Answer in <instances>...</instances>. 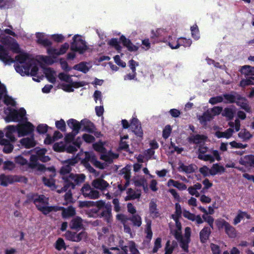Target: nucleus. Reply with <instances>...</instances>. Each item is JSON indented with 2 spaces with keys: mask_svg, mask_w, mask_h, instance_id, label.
Here are the masks:
<instances>
[{
  "mask_svg": "<svg viewBox=\"0 0 254 254\" xmlns=\"http://www.w3.org/2000/svg\"><path fill=\"white\" fill-rule=\"evenodd\" d=\"M92 212L96 215V216L100 218H103L104 220L107 223H110L112 220V206L108 205L106 208L102 209H96L93 208L92 209Z\"/></svg>",
  "mask_w": 254,
  "mask_h": 254,
  "instance_id": "nucleus-6",
  "label": "nucleus"
},
{
  "mask_svg": "<svg viewBox=\"0 0 254 254\" xmlns=\"http://www.w3.org/2000/svg\"><path fill=\"white\" fill-rule=\"evenodd\" d=\"M233 133V129L229 128L227 129V130L224 132L220 131H216L215 136L219 138H225L226 139H229L232 136Z\"/></svg>",
  "mask_w": 254,
  "mask_h": 254,
  "instance_id": "nucleus-36",
  "label": "nucleus"
},
{
  "mask_svg": "<svg viewBox=\"0 0 254 254\" xmlns=\"http://www.w3.org/2000/svg\"><path fill=\"white\" fill-rule=\"evenodd\" d=\"M45 35L43 33H36V38H37V43L42 45L44 47H50L52 46V42L49 39L44 38Z\"/></svg>",
  "mask_w": 254,
  "mask_h": 254,
  "instance_id": "nucleus-23",
  "label": "nucleus"
},
{
  "mask_svg": "<svg viewBox=\"0 0 254 254\" xmlns=\"http://www.w3.org/2000/svg\"><path fill=\"white\" fill-rule=\"evenodd\" d=\"M87 64L85 62H81L78 64L73 65V69L78 70L82 73H86L89 70V68L86 65Z\"/></svg>",
  "mask_w": 254,
  "mask_h": 254,
  "instance_id": "nucleus-39",
  "label": "nucleus"
},
{
  "mask_svg": "<svg viewBox=\"0 0 254 254\" xmlns=\"http://www.w3.org/2000/svg\"><path fill=\"white\" fill-rule=\"evenodd\" d=\"M239 162V164L245 166L254 167V155H246L240 158Z\"/></svg>",
  "mask_w": 254,
  "mask_h": 254,
  "instance_id": "nucleus-26",
  "label": "nucleus"
},
{
  "mask_svg": "<svg viewBox=\"0 0 254 254\" xmlns=\"http://www.w3.org/2000/svg\"><path fill=\"white\" fill-rule=\"evenodd\" d=\"M161 248V239L160 237H158L155 240L154 246H153V250H152L151 253L153 254H156L158 250Z\"/></svg>",
  "mask_w": 254,
  "mask_h": 254,
  "instance_id": "nucleus-52",
  "label": "nucleus"
},
{
  "mask_svg": "<svg viewBox=\"0 0 254 254\" xmlns=\"http://www.w3.org/2000/svg\"><path fill=\"white\" fill-rule=\"evenodd\" d=\"M17 176L6 175L2 174L0 175V185L3 187H7L9 184H11L14 182H18Z\"/></svg>",
  "mask_w": 254,
  "mask_h": 254,
  "instance_id": "nucleus-16",
  "label": "nucleus"
},
{
  "mask_svg": "<svg viewBox=\"0 0 254 254\" xmlns=\"http://www.w3.org/2000/svg\"><path fill=\"white\" fill-rule=\"evenodd\" d=\"M58 77H59V79L61 80V81H63L64 82H71L72 81V78H71L70 76L68 74H66L64 72H60L59 74V75H58Z\"/></svg>",
  "mask_w": 254,
  "mask_h": 254,
  "instance_id": "nucleus-59",
  "label": "nucleus"
},
{
  "mask_svg": "<svg viewBox=\"0 0 254 254\" xmlns=\"http://www.w3.org/2000/svg\"><path fill=\"white\" fill-rule=\"evenodd\" d=\"M230 145L231 146L232 148H238V149H245L248 147V145L243 144L241 143H238L235 141H233L230 142Z\"/></svg>",
  "mask_w": 254,
  "mask_h": 254,
  "instance_id": "nucleus-64",
  "label": "nucleus"
},
{
  "mask_svg": "<svg viewBox=\"0 0 254 254\" xmlns=\"http://www.w3.org/2000/svg\"><path fill=\"white\" fill-rule=\"evenodd\" d=\"M59 211H62V217L64 219L73 217L75 215V209L72 206L67 207L59 206Z\"/></svg>",
  "mask_w": 254,
  "mask_h": 254,
  "instance_id": "nucleus-14",
  "label": "nucleus"
},
{
  "mask_svg": "<svg viewBox=\"0 0 254 254\" xmlns=\"http://www.w3.org/2000/svg\"><path fill=\"white\" fill-rule=\"evenodd\" d=\"M81 127H82V130L86 131L89 133H93L95 127L94 124L89 120L84 119L80 121Z\"/></svg>",
  "mask_w": 254,
  "mask_h": 254,
  "instance_id": "nucleus-18",
  "label": "nucleus"
},
{
  "mask_svg": "<svg viewBox=\"0 0 254 254\" xmlns=\"http://www.w3.org/2000/svg\"><path fill=\"white\" fill-rule=\"evenodd\" d=\"M209 170V174L211 176H215L216 174H221L225 172L224 167L219 165L218 163L213 164L212 167Z\"/></svg>",
  "mask_w": 254,
  "mask_h": 254,
  "instance_id": "nucleus-32",
  "label": "nucleus"
},
{
  "mask_svg": "<svg viewBox=\"0 0 254 254\" xmlns=\"http://www.w3.org/2000/svg\"><path fill=\"white\" fill-rule=\"evenodd\" d=\"M207 136L203 134H196L188 137V141L190 144L198 145L201 142H204L207 140Z\"/></svg>",
  "mask_w": 254,
  "mask_h": 254,
  "instance_id": "nucleus-20",
  "label": "nucleus"
},
{
  "mask_svg": "<svg viewBox=\"0 0 254 254\" xmlns=\"http://www.w3.org/2000/svg\"><path fill=\"white\" fill-rule=\"evenodd\" d=\"M56 127L61 131L64 132L66 131V124L63 119L56 122Z\"/></svg>",
  "mask_w": 254,
  "mask_h": 254,
  "instance_id": "nucleus-55",
  "label": "nucleus"
},
{
  "mask_svg": "<svg viewBox=\"0 0 254 254\" xmlns=\"http://www.w3.org/2000/svg\"><path fill=\"white\" fill-rule=\"evenodd\" d=\"M69 226L71 230L78 231L82 228V219L79 216H76L70 221Z\"/></svg>",
  "mask_w": 254,
  "mask_h": 254,
  "instance_id": "nucleus-24",
  "label": "nucleus"
},
{
  "mask_svg": "<svg viewBox=\"0 0 254 254\" xmlns=\"http://www.w3.org/2000/svg\"><path fill=\"white\" fill-rule=\"evenodd\" d=\"M239 72L246 77L253 76H254V67L251 65H244L239 69Z\"/></svg>",
  "mask_w": 254,
  "mask_h": 254,
  "instance_id": "nucleus-29",
  "label": "nucleus"
},
{
  "mask_svg": "<svg viewBox=\"0 0 254 254\" xmlns=\"http://www.w3.org/2000/svg\"><path fill=\"white\" fill-rule=\"evenodd\" d=\"M107 205H111L110 203H106L103 200H99L96 202L93 201V206L97 207L96 209H106Z\"/></svg>",
  "mask_w": 254,
  "mask_h": 254,
  "instance_id": "nucleus-49",
  "label": "nucleus"
},
{
  "mask_svg": "<svg viewBox=\"0 0 254 254\" xmlns=\"http://www.w3.org/2000/svg\"><path fill=\"white\" fill-rule=\"evenodd\" d=\"M92 186L94 188L104 191L110 186L108 183L102 178H98L92 181Z\"/></svg>",
  "mask_w": 254,
  "mask_h": 254,
  "instance_id": "nucleus-19",
  "label": "nucleus"
},
{
  "mask_svg": "<svg viewBox=\"0 0 254 254\" xmlns=\"http://www.w3.org/2000/svg\"><path fill=\"white\" fill-rule=\"evenodd\" d=\"M211 233L210 228L205 226L203 229H201L199 232V240L202 244H204L207 242L208 240L210 235Z\"/></svg>",
  "mask_w": 254,
  "mask_h": 254,
  "instance_id": "nucleus-25",
  "label": "nucleus"
},
{
  "mask_svg": "<svg viewBox=\"0 0 254 254\" xmlns=\"http://www.w3.org/2000/svg\"><path fill=\"white\" fill-rule=\"evenodd\" d=\"M33 130H34V126L29 122H25V123H22L18 125V136H24L26 135H33Z\"/></svg>",
  "mask_w": 254,
  "mask_h": 254,
  "instance_id": "nucleus-8",
  "label": "nucleus"
},
{
  "mask_svg": "<svg viewBox=\"0 0 254 254\" xmlns=\"http://www.w3.org/2000/svg\"><path fill=\"white\" fill-rule=\"evenodd\" d=\"M180 243V247L186 253L189 252V244L190 242V238H185V240H178Z\"/></svg>",
  "mask_w": 254,
  "mask_h": 254,
  "instance_id": "nucleus-48",
  "label": "nucleus"
},
{
  "mask_svg": "<svg viewBox=\"0 0 254 254\" xmlns=\"http://www.w3.org/2000/svg\"><path fill=\"white\" fill-rule=\"evenodd\" d=\"M25 115L26 110L23 108H21L18 110L11 109L7 117H6V121L7 122H18L22 120Z\"/></svg>",
  "mask_w": 254,
  "mask_h": 254,
  "instance_id": "nucleus-7",
  "label": "nucleus"
},
{
  "mask_svg": "<svg viewBox=\"0 0 254 254\" xmlns=\"http://www.w3.org/2000/svg\"><path fill=\"white\" fill-rule=\"evenodd\" d=\"M182 214V210H181V206L179 203H175V214H172L171 218H180Z\"/></svg>",
  "mask_w": 254,
  "mask_h": 254,
  "instance_id": "nucleus-57",
  "label": "nucleus"
},
{
  "mask_svg": "<svg viewBox=\"0 0 254 254\" xmlns=\"http://www.w3.org/2000/svg\"><path fill=\"white\" fill-rule=\"evenodd\" d=\"M67 126H68L75 133H78L79 132L80 129H81L80 122H78L76 120L70 119L67 121Z\"/></svg>",
  "mask_w": 254,
  "mask_h": 254,
  "instance_id": "nucleus-27",
  "label": "nucleus"
},
{
  "mask_svg": "<svg viewBox=\"0 0 254 254\" xmlns=\"http://www.w3.org/2000/svg\"><path fill=\"white\" fill-rule=\"evenodd\" d=\"M49 127L46 124H40L37 127V131L39 134H45L47 132Z\"/></svg>",
  "mask_w": 254,
  "mask_h": 254,
  "instance_id": "nucleus-56",
  "label": "nucleus"
},
{
  "mask_svg": "<svg viewBox=\"0 0 254 254\" xmlns=\"http://www.w3.org/2000/svg\"><path fill=\"white\" fill-rule=\"evenodd\" d=\"M20 143L26 149H30L36 146V142L34 141L33 135L31 137L23 138L20 140Z\"/></svg>",
  "mask_w": 254,
  "mask_h": 254,
  "instance_id": "nucleus-28",
  "label": "nucleus"
},
{
  "mask_svg": "<svg viewBox=\"0 0 254 254\" xmlns=\"http://www.w3.org/2000/svg\"><path fill=\"white\" fill-rule=\"evenodd\" d=\"M198 158L204 161H209L210 163L214 162V158L210 154H198Z\"/></svg>",
  "mask_w": 254,
  "mask_h": 254,
  "instance_id": "nucleus-50",
  "label": "nucleus"
},
{
  "mask_svg": "<svg viewBox=\"0 0 254 254\" xmlns=\"http://www.w3.org/2000/svg\"><path fill=\"white\" fill-rule=\"evenodd\" d=\"M128 249H129L130 254H139V251H138L137 249L136 248V244L133 241H130Z\"/></svg>",
  "mask_w": 254,
  "mask_h": 254,
  "instance_id": "nucleus-63",
  "label": "nucleus"
},
{
  "mask_svg": "<svg viewBox=\"0 0 254 254\" xmlns=\"http://www.w3.org/2000/svg\"><path fill=\"white\" fill-rule=\"evenodd\" d=\"M88 50V46L84 40L81 39L79 35H75L73 37V42L70 44V50L83 54Z\"/></svg>",
  "mask_w": 254,
  "mask_h": 254,
  "instance_id": "nucleus-4",
  "label": "nucleus"
},
{
  "mask_svg": "<svg viewBox=\"0 0 254 254\" xmlns=\"http://www.w3.org/2000/svg\"><path fill=\"white\" fill-rule=\"evenodd\" d=\"M223 99L222 96H217L216 97H212L210 98L208 102L212 105H215L218 103H221L223 102Z\"/></svg>",
  "mask_w": 254,
  "mask_h": 254,
  "instance_id": "nucleus-58",
  "label": "nucleus"
},
{
  "mask_svg": "<svg viewBox=\"0 0 254 254\" xmlns=\"http://www.w3.org/2000/svg\"><path fill=\"white\" fill-rule=\"evenodd\" d=\"M223 99L225 100L224 103L227 104H234L237 101L244 100L246 98L242 97L241 95L235 91H231L229 93H225L222 95Z\"/></svg>",
  "mask_w": 254,
  "mask_h": 254,
  "instance_id": "nucleus-12",
  "label": "nucleus"
},
{
  "mask_svg": "<svg viewBox=\"0 0 254 254\" xmlns=\"http://www.w3.org/2000/svg\"><path fill=\"white\" fill-rule=\"evenodd\" d=\"M18 54H19L15 56L14 60L8 55V51L4 46L0 45V61L5 65H10L15 62L20 64H24L26 61L30 59V56L27 53L20 52Z\"/></svg>",
  "mask_w": 254,
  "mask_h": 254,
  "instance_id": "nucleus-2",
  "label": "nucleus"
},
{
  "mask_svg": "<svg viewBox=\"0 0 254 254\" xmlns=\"http://www.w3.org/2000/svg\"><path fill=\"white\" fill-rule=\"evenodd\" d=\"M222 226H224V229H225V233L230 238H235L236 236L235 234V229L232 226L230 225L228 222L224 221L222 223Z\"/></svg>",
  "mask_w": 254,
  "mask_h": 254,
  "instance_id": "nucleus-33",
  "label": "nucleus"
},
{
  "mask_svg": "<svg viewBox=\"0 0 254 254\" xmlns=\"http://www.w3.org/2000/svg\"><path fill=\"white\" fill-rule=\"evenodd\" d=\"M0 42L4 46H8L11 51L14 53H20V47L15 40L9 36H6L1 38Z\"/></svg>",
  "mask_w": 254,
  "mask_h": 254,
  "instance_id": "nucleus-10",
  "label": "nucleus"
},
{
  "mask_svg": "<svg viewBox=\"0 0 254 254\" xmlns=\"http://www.w3.org/2000/svg\"><path fill=\"white\" fill-rule=\"evenodd\" d=\"M183 216L192 222L195 221V223H196L197 225H200L203 223V220L201 219V217L199 215H195L190 213L188 210H184V212H183Z\"/></svg>",
  "mask_w": 254,
  "mask_h": 254,
  "instance_id": "nucleus-21",
  "label": "nucleus"
},
{
  "mask_svg": "<svg viewBox=\"0 0 254 254\" xmlns=\"http://www.w3.org/2000/svg\"><path fill=\"white\" fill-rule=\"evenodd\" d=\"M3 103L6 106L10 105L11 106H15V101L10 96L7 95H4L3 97Z\"/></svg>",
  "mask_w": 254,
  "mask_h": 254,
  "instance_id": "nucleus-54",
  "label": "nucleus"
},
{
  "mask_svg": "<svg viewBox=\"0 0 254 254\" xmlns=\"http://www.w3.org/2000/svg\"><path fill=\"white\" fill-rule=\"evenodd\" d=\"M152 224V222L150 220L147 221V224H146L145 229H144V233L146 234V239L147 240L144 241V242H147V244H148L150 242L151 240L152 239V229H151V225Z\"/></svg>",
  "mask_w": 254,
  "mask_h": 254,
  "instance_id": "nucleus-37",
  "label": "nucleus"
},
{
  "mask_svg": "<svg viewBox=\"0 0 254 254\" xmlns=\"http://www.w3.org/2000/svg\"><path fill=\"white\" fill-rule=\"evenodd\" d=\"M127 195L125 197V201L138 199L140 197V194L136 193L131 188L127 190Z\"/></svg>",
  "mask_w": 254,
  "mask_h": 254,
  "instance_id": "nucleus-40",
  "label": "nucleus"
},
{
  "mask_svg": "<svg viewBox=\"0 0 254 254\" xmlns=\"http://www.w3.org/2000/svg\"><path fill=\"white\" fill-rule=\"evenodd\" d=\"M191 41L190 39H186V38L180 37L178 39L176 42H175V46H173L171 45V43L169 42V46L172 49H177L181 46H183L184 47H189L191 46Z\"/></svg>",
  "mask_w": 254,
  "mask_h": 254,
  "instance_id": "nucleus-17",
  "label": "nucleus"
},
{
  "mask_svg": "<svg viewBox=\"0 0 254 254\" xmlns=\"http://www.w3.org/2000/svg\"><path fill=\"white\" fill-rule=\"evenodd\" d=\"M94 150L98 153H104L106 152V148L104 146V143L99 141L92 145Z\"/></svg>",
  "mask_w": 254,
  "mask_h": 254,
  "instance_id": "nucleus-46",
  "label": "nucleus"
},
{
  "mask_svg": "<svg viewBox=\"0 0 254 254\" xmlns=\"http://www.w3.org/2000/svg\"><path fill=\"white\" fill-rule=\"evenodd\" d=\"M78 163V159L76 157L68 159L63 161V166L61 168L60 174L63 176H64L69 173L72 170V166H75Z\"/></svg>",
  "mask_w": 254,
  "mask_h": 254,
  "instance_id": "nucleus-11",
  "label": "nucleus"
},
{
  "mask_svg": "<svg viewBox=\"0 0 254 254\" xmlns=\"http://www.w3.org/2000/svg\"><path fill=\"white\" fill-rule=\"evenodd\" d=\"M85 176L84 174H74L71 173L68 176H64V187L62 188V191L66 192L71 188L74 189L76 185H80L85 181Z\"/></svg>",
  "mask_w": 254,
  "mask_h": 254,
  "instance_id": "nucleus-3",
  "label": "nucleus"
},
{
  "mask_svg": "<svg viewBox=\"0 0 254 254\" xmlns=\"http://www.w3.org/2000/svg\"><path fill=\"white\" fill-rule=\"evenodd\" d=\"M171 133V126L168 125L164 127L163 130V137L164 139H167L169 137Z\"/></svg>",
  "mask_w": 254,
  "mask_h": 254,
  "instance_id": "nucleus-62",
  "label": "nucleus"
},
{
  "mask_svg": "<svg viewBox=\"0 0 254 254\" xmlns=\"http://www.w3.org/2000/svg\"><path fill=\"white\" fill-rule=\"evenodd\" d=\"M238 136L242 139L243 141H247L252 137V134L246 129H242L238 133Z\"/></svg>",
  "mask_w": 254,
  "mask_h": 254,
  "instance_id": "nucleus-44",
  "label": "nucleus"
},
{
  "mask_svg": "<svg viewBox=\"0 0 254 254\" xmlns=\"http://www.w3.org/2000/svg\"><path fill=\"white\" fill-rule=\"evenodd\" d=\"M45 76L47 77V80H48L49 82L54 84L56 81V78H55V71H54L52 68L48 67L45 69Z\"/></svg>",
  "mask_w": 254,
  "mask_h": 254,
  "instance_id": "nucleus-38",
  "label": "nucleus"
},
{
  "mask_svg": "<svg viewBox=\"0 0 254 254\" xmlns=\"http://www.w3.org/2000/svg\"><path fill=\"white\" fill-rule=\"evenodd\" d=\"M80 191L82 196L91 199H96L100 197L99 191L91 188L88 184L83 185Z\"/></svg>",
  "mask_w": 254,
  "mask_h": 254,
  "instance_id": "nucleus-9",
  "label": "nucleus"
},
{
  "mask_svg": "<svg viewBox=\"0 0 254 254\" xmlns=\"http://www.w3.org/2000/svg\"><path fill=\"white\" fill-rule=\"evenodd\" d=\"M108 45L114 47L119 53L122 51V47L116 38H112L108 42Z\"/></svg>",
  "mask_w": 254,
  "mask_h": 254,
  "instance_id": "nucleus-47",
  "label": "nucleus"
},
{
  "mask_svg": "<svg viewBox=\"0 0 254 254\" xmlns=\"http://www.w3.org/2000/svg\"><path fill=\"white\" fill-rule=\"evenodd\" d=\"M14 67H15V71H16V72L20 74V75L21 76H28L29 71H30V69L31 68V64H30V63H26L24 65L15 64Z\"/></svg>",
  "mask_w": 254,
  "mask_h": 254,
  "instance_id": "nucleus-22",
  "label": "nucleus"
},
{
  "mask_svg": "<svg viewBox=\"0 0 254 254\" xmlns=\"http://www.w3.org/2000/svg\"><path fill=\"white\" fill-rule=\"evenodd\" d=\"M191 35L192 38L195 40H198L199 39V30L196 24H194L191 26Z\"/></svg>",
  "mask_w": 254,
  "mask_h": 254,
  "instance_id": "nucleus-51",
  "label": "nucleus"
},
{
  "mask_svg": "<svg viewBox=\"0 0 254 254\" xmlns=\"http://www.w3.org/2000/svg\"><path fill=\"white\" fill-rule=\"evenodd\" d=\"M56 249L58 251L66 249V246H65L63 239L61 238H58L56 242Z\"/></svg>",
  "mask_w": 254,
  "mask_h": 254,
  "instance_id": "nucleus-53",
  "label": "nucleus"
},
{
  "mask_svg": "<svg viewBox=\"0 0 254 254\" xmlns=\"http://www.w3.org/2000/svg\"><path fill=\"white\" fill-rule=\"evenodd\" d=\"M215 116L211 114L210 112L208 110L203 114L201 116L198 117V121L200 122L201 124L205 125L207 122H209L211 120H213V117Z\"/></svg>",
  "mask_w": 254,
  "mask_h": 254,
  "instance_id": "nucleus-35",
  "label": "nucleus"
},
{
  "mask_svg": "<svg viewBox=\"0 0 254 254\" xmlns=\"http://www.w3.org/2000/svg\"><path fill=\"white\" fill-rule=\"evenodd\" d=\"M122 126L123 129H127L128 127H131V131L134 132L136 136L142 138V130L141 128L140 122L136 118H132L130 124L127 120H122Z\"/></svg>",
  "mask_w": 254,
  "mask_h": 254,
  "instance_id": "nucleus-5",
  "label": "nucleus"
},
{
  "mask_svg": "<svg viewBox=\"0 0 254 254\" xmlns=\"http://www.w3.org/2000/svg\"><path fill=\"white\" fill-rule=\"evenodd\" d=\"M164 32L161 29H157L155 31H152L150 39L153 43L159 42H164L165 38L164 37L163 34Z\"/></svg>",
  "mask_w": 254,
  "mask_h": 254,
  "instance_id": "nucleus-15",
  "label": "nucleus"
},
{
  "mask_svg": "<svg viewBox=\"0 0 254 254\" xmlns=\"http://www.w3.org/2000/svg\"><path fill=\"white\" fill-rule=\"evenodd\" d=\"M235 115V111L232 108L228 107L225 108L224 111L222 112V116L227 118L228 121H231L233 119L234 116Z\"/></svg>",
  "mask_w": 254,
  "mask_h": 254,
  "instance_id": "nucleus-45",
  "label": "nucleus"
},
{
  "mask_svg": "<svg viewBox=\"0 0 254 254\" xmlns=\"http://www.w3.org/2000/svg\"><path fill=\"white\" fill-rule=\"evenodd\" d=\"M179 171H183L186 174L193 173L197 169L195 165L191 164L188 166H186L184 164L182 163L179 166Z\"/></svg>",
  "mask_w": 254,
  "mask_h": 254,
  "instance_id": "nucleus-34",
  "label": "nucleus"
},
{
  "mask_svg": "<svg viewBox=\"0 0 254 254\" xmlns=\"http://www.w3.org/2000/svg\"><path fill=\"white\" fill-rule=\"evenodd\" d=\"M14 168V164L11 161H5L3 162V170L12 171Z\"/></svg>",
  "mask_w": 254,
  "mask_h": 254,
  "instance_id": "nucleus-60",
  "label": "nucleus"
},
{
  "mask_svg": "<svg viewBox=\"0 0 254 254\" xmlns=\"http://www.w3.org/2000/svg\"><path fill=\"white\" fill-rule=\"evenodd\" d=\"M89 161H90V162H95L99 161L97 160L95 155L93 153L85 152V158L82 160V163L84 165L85 167L89 169V171H94V169L91 166L89 163H88Z\"/></svg>",
  "mask_w": 254,
  "mask_h": 254,
  "instance_id": "nucleus-13",
  "label": "nucleus"
},
{
  "mask_svg": "<svg viewBox=\"0 0 254 254\" xmlns=\"http://www.w3.org/2000/svg\"><path fill=\"white\" fill-rule=\"evenodd\" d=\"M244 218H246L247 219H251V215L246 212V211H242L241 210H239V211H238L237 215H236V217L233 219V224H234V225H236Z\"/></svg>",
  "mask_w": 254,
  "mask_h": 254,
  "instance_id": "nucleus-30",
  "label": "nucleus"
},
{
  "mask_svg": "<svg viewBox=\"0 0 254 254\" xmlns=\"http://www.w3.org/2000/svg\"><path fill=\"white\" fill-rule=\"evenodd\" d=\"M149 212H150V216L153 217V218H157L160 216L159 211L157 208L156 203L152 200L149 203Z\"/></svg>",
  "mask_w": 254,
  "mask_h": 254,
  "instance_id": "nucleus-31",
  "label": "nucleus"
},
{
  "mask_svg": "<svg viewBox=\"0 0 254 254\" xmlns=\"http://www.w3.org/2000/svg\"><path fill=\"white\" fill-rule=\"evenodd\" d=\"M130 221L133 226L139 227L142 224L140 216L138 214H133L129 216L128 219V222Z\"/></svg>",
  "mask_w": 254,
  "mask_h": 254,
  "instance_id": "nucleus-42",
  "label": "nucleus"
},
{
  "mask_svg": "<svg viewBox=\"0 0 254 254\" xmlns=\"http://www.w3.org/2000/svg\"><path fill=\"white\" fill-rule=\"evenodd\" d=\"M254 85V76L247 77L245 79H242L239 82V87L245 88L246 86Z\"/></svg>",
  "mask_w": 254,
  "mask_h": 254,
  "instance_id": "nucleus-43",
  "label": "nucleus"
},
{
  "mask_svg": "<svg viewBox=\"0 0 254 254\" xmlns=\"http://www.w3.org/2000/svg\"><path fill=\"white\" fill-rule=\"evenodd\" d=\"M128 67L131 70V73H136V67L139 66V63L131 59L128 61Z\"/></svg>",
  "mask_w": 254,
  "mask_h": 254,
  "instance_id": "nucleus-61",
  "label": "nucleus"
},
{
  "mask_svg": "<svg viewBox=\"0 0 254 254\" xmlns=\"http://www.w3.org/2000/svg\"><path fill=\"white\" fill-rule=\"evenodd\" d=\"M27 200L26 203L30 202L34 203L38 211L41 212L44 215H47L52 212H58L59 208V206H46L49 204L48 198L46 197L44 194H39L38 193H31L27 194Z\"/></svg>",
  "mask_w": 254,
  "mask_h": 254,
  "instance_id": "nucleus-1",
  "label": "nucleus"
},
{
  "mask_svg": "<svg viewBox=\"0 0 254 254\" xmlns=\"http://www.w3.org/2000/svg\"><path fill=\"white\" fill-rule=\"evenodd\" d=\"M234 103H235L236 105L240 107V108H241V109L244 110L245 111L249 113H251V107L249 106V104H248V100H247L246 98L244 100L237 101V102Z\"/></svg>",
  "mask_w": 254,
  "mask_h": 254,
  "instance_id": "nucleus-41",
  "label": "nucleus"
}]
</instances>
